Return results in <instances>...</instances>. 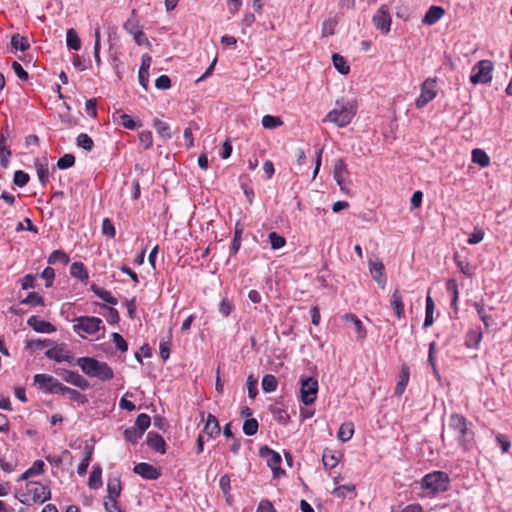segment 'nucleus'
Wrapping results in <instances>:
<instances>
[{
  "instance_id": "obj_39",
  "label": "nucleus",
  "mask_w": 512,
  "mask_h": 512,
  "mask_svg": "<svg viewBox=\"0 0 512 512\" xmlns=\"http://www.w3.org/2000/svg\"><path fill=\"white\" fill-rule=\"evenodd\" d=\"M262 389L266 393L273 392L277 389V380L274 375L267 374L262 378Z\"/></svg>"
},
{
  "instance_id": "obj_12",
  "label": "nucleus",
  "mask_w": 512,
  "mask_h": 512,
  "mask_svg": "<svg viewBox=\"0 0 512 512\" xmlns=\"http://www.w3.org/2000/svg\"><path fill=\"white\" fill-rule=\"evenodd\" d=\"M373 23L377 29H379L384 34H387L390 31L391 26V16L389 10L386 5H382L376 11L373 16Z\"/></svg>"
},
{
  "instance_id": "obj_52",
  "label": "nucleus",
  "mask_w": 512,
  "mask_h": 512,
  "mask_svg": "<svg viewBox=\"0 0 512 512\" xmlns=\"http://www.w3.org/2000/svg\"><path fill=\"white\" fill-rule=\"evenodd\" d=\"M20 304L32 306L42 305L43 298L39 296L36 292H30L23 300H21Z\"/></svg>"
},
{
  "instance_id": "obj_8",
  "label": "nucleus",
  "mask_w": 512,
  "mask_h": 512,
  "mask_svg": "<svg viewBox=\"0 0 512 512\" xmlns=\"http://www.w3.org/2000/svg\"><path fill=\"white\" fill-rule=\"evenodd\" d=\"M333 178L344 194H349L352 181L348 166L343 159H337L333 165Z\"/></svg>"
},
{
  "instance_id": "obj_34",
  "label": "nucleus",
  "mask_w": 512,
  "mask_h": 512,
  "mask_svg": "<svg viewBox=\"0 0 512 512\" xmlns=\"http://www.w3.org/2000/svg\"><path fill=\"white\" fill-rule=\"evenodd\" d=\"M107 499H117L121 493V482L118 478H111L107 483Z\"/></svg>"
},
{
  "instance_id": "obj_29",
  "label": "nucleus",
  "mask_w": 512,
  "mask_h": 512,
  "mask_svg": "<svg viewBox=\"0 0 512 512\" xmlns=\"http://www.w3.org/2000/svg\"><path fill=\"white\" fill-rule=\"evenodd\" d=\"M409 375V368L407 366H403L401 369L399 380L395 387V395L401 396L404 393L405 388L409 382Z\"/></svg>"
},
{
  "instance_id": "obj_25",
  "label": "nucleus",
  "mask_w": 512,
  "mask_h": 512,
  "mask_svg": "<svg viewBox=\"0 0 512 512\" xmlns=\"http://www.w3.org/2000/svg\"><path fill=\"white\" fill-rule=\"evenodd\" d=\"M114 121L120 120V123L123 127L134 130L141 126V123L134 121L129 115L122 113L121 111H116L113 114Z\"/></svg>"
},
{
  "instance_id": "obj_48",
  "label": "nucleus",
  "mask_w": 512,
  "mask_h": 512,
  "mask_svg": "<svg viewBox=\"0 0 512 512\" xmlns=\"http://www.w3.org/2000/svg\"><path fill=\"white\" fill-rule=\"evenodd\" d=\"M446 289L452 294V306L456 308L457 300H458V284L456 280L449 279L446 283Z\"/></svg>"
},
{
  "instance_id": "obj_63",
  "label": "nucleus",
  "mask_w": 512,
  "mask_h": 512,
  "mask_svg": "<svg viewBox=\"0 0 512 512\" xmlns=\"http://www.w3.org/2000/svg\"><path fill=\"white\" fill-rule=\"evenodd\" d=\"M484 231L481 230V229H474V231L469 235V238L467 240V242L470 244V245H475V244H478L479 242H481L484 238Z\"/></svg>"
},
{
  "instance_id": "obj_49",
  "label": "nucleus",
  "mask_w": 512,
  "mask_h": 512,
  "mask_svg": "<svg viewBox=\"0 0 512 512\" xmlns=\"http://www.w3.org/2000/svg\"><path fill=\"white\" fill-rule=\"evenodd\" d=\"M30 176L28 173L17 170L14 173L13 183L18 187H24L29 182Z\"/></svg>"
},
{
  "instance_id": "obj_55",
  "label": "nucleus",
  "mask_w": 512,
  "mask_h": 512,
  "mask_svg": "<svg viewBox=\"0 0 512 512\" xmlns=\"http://www.w3.org/2000/svg\"><path fill=\"white\" fill-rule=\"evenodd\" d=\"M139 141L144 149H148L153 144V137L150 131H142L139 133Z\"/></svg>"
},
{
  "instance_id": "obj_53",
  "label": "nucleus",
  "mask_w": 512,
  "mask_h": 512,
  "mask_svg": "<svg viewBox=\"0 0 512 512\" xmlns=\"http://www.w3.org/2000/svg\"><path fill=\"white\" fill-rule=\"evenodd\" d=\"M142 435L143 433H141V431H139L135 426L127 428L124 432L125 439L131 443H136Z\"/></svg>"
},
{
  "instance_id": "obj_20",
  "label": "nucleus",
  "mask_w": 512,
  "mask_h": 512,
  "mask_svg": "<svg viewBox=\"0 0 512 512\" xmlns=\"http://www.w3.org/2000/svg\"><path fill=\"white\" fill-rule=\"evenodd\" d=\"M445 14V10L440 6H431L424 15L422 22L427 25L437 23Z\"/></svg>"
},
{
  "instance_id": "obj_33",
  "label": "nucleus",
  "mask_w": 512,
  "mask_h": 512,
  "mask_svg": "<svg viewBox=\"0 0 512 512\" xmlns=\"http://www.w3.org/2000/svg\"><path fill=\"white\" fill-rule=\"evenodd\" d=\"M354 434V425L351 422L341 424L338 431V439L342 442L349 441Z\"/></svg>"
},
{
  "instance_id": "obj_62",
  "label": "nucleus",
  "mask_w": 512,
  "mask_h": 512,
  "mask_svg": "<svg viewBox=\"0 0 512 512\" xmlns=\"http://www.w3.org/2000/svg\"><path fill=\"white\" fill-rule=\"evenodd\" d=\"M391 512H423V508L418 503L409 504L405 507L393 508Z\"/></svg>"
},
{
  "instance_id": "obj_42",
  "label": "nucleus",
  "mask_w": 512,
  "mask_h": 512,
  "mask_svg": "<svg viewBox=\"0 0 512 512\" xmlns=\"http://www.w3.org/2000/svg\"><path fill=\"white\" fill-rule=\"evenodd\" d=\"M433 311H434V302L430 296H427L425 320H424L425 327H429L433 324Z\"/></svg>"
},
{
  "instance_id": "obj_21",
  "label": "nucleus",
  "mask_w": 512,
  "mask_h": 512,
  "mask_svg": "<svg viewBox=\"0 0 512 512\" xmlns=\"http://www.w3.org/2000/svg\"><path fill=\"white\" fill-rule=\"evenodd\" d=\"M64 380L81 389H86L88 387L87 380L79 373L74 371H66Z\"/></svg>"
},
{
  "instance_id": "obj_31",
  "label": "nucleus",
  "mask_w": 512,
  "mask_h": 512,
  "mask_svg": "<svg viewBox=\"0 0 512 512\" xmlns=\"http://www.w3.org/2000/svg\"><path fill=\"white\" fill-rule=\"evenodd\" d=\"M472 161L482 168L487 167L490 164V158L487 153L478 148L472 150Z\"/></svg>"
},
{
  "instance_id": "obj_41",
  "label": "nucleus",
  "mask_w": 512,
  "mask_h": 512,
  "mask_svg": "<svg viewBox=\"0 0 512 512\" xmlns=\"http://www.w3.org/2000/svg\"><path fill=\"white\" fill-rule=\"evenodd\" d=\"M150 423H151V419H150V416L145 414V413H141L137 416L136 418V421H135V427L141 431V433L144 434V432L148 429V427L150 426Z\"/></svg>"
},
{
  "instance_id": "obj_37",
  "label": "nucleus",
  "mask_w": 512,
  "mask_h": 512,
  "mask_svg": "<svg viewBox=\"0 0 512 512\" xmlns=\"http://www.w3.org/2000/svg\"><path fill=\"white\" fill-rule=\"evenodd\" d=\"M153 126L161 138L164 140L171 138L170 126L168 123L156 119L154 120Z\"/></svg>"
},
{
  "instance_id": "obj_2",
  "label": "nucleus",
  "mask_w": 512,
  "mask_h": 512,
  "mask_svg": "<svg viewBox=\"0 0 512 512\" xmlns=\"http://www.w3.org/2000/svg\"><path fill=\"white\" fill-rule=\"evenodd\" d=\"M77 365L89 377H95L102 381H108L114 377L113 370L107 363L100 362L92 357L78 358Z\"/></svg>"
},
{
  "instance_id": "obj_64",
  "label": "nucleus",
  "mask_w": 512,
  "mask_h": 512,
  "mask_svg": "<svg viewBox=\"0 0 512 512\" xmlns=\"http://www.w3.org/2000/svg\"><path fill=\"white\" fill-rule=\"evenodd\" d=\"M155 86L158 89L166 90L171 86V80L167 75L159 76L155 81Z\"/></svg>"
},
{
  "instance_id": "obj_44",
  "label": "nucleus",
  "mask_w": 512,
  "mask_h": 512,
  "mask_svg": "<svg viewBox=\"0 0 512 512\" xmlns=\"http://www.w3.org/2000/svg\"><path fill=\"white\" fill-rule=\"evenodd\" d=\"M268 239L271 244V248L274 250H278L284 247L286 244V239L283 236L277 234L276 232L269 233Z\"/></svg>"
},
{
  "instance_id": "obj_28",
  "label": "nucleus",
  "mask_w": 512,
  "mask_h": 512,
  "mask_svg": "<svg viewBox=\"0 0 512 512\" xmlns=\"http://www.w3.org/2000/svg\"><path fill=\"white\" fill-rule=\"evenodd\" d=\"M474 308L476 309L479 318L482 320L486 328H489L494 324L492 317L486 313L485 304L483 300L475 302Z\"/></svg>"
},
{
  "instance_id": "obj_3",
  "label": "nucleus",
  "mask_w": 512,
  "mask_h": 512,
  "mask_svg": "<svg viewBox=\"0 0 512 512\" xmlns=\"http://www.w3.org/2000/svg\"><path fill=\"white\" fill-rule=\"evenodd\" d=\"M356 114L355 106L351 102H336L335 107L323 118V122H330L338 127H345Z\"/></svg>"
},
{
  "instance_id": "obj_9",
  "label": "nucleus",
  "mask_w": 512,
  "mask_h": 512,
  "mask_svg": "<svg viewBox=\"0 0 512 512\" xmlns=\"http://www.w3.org/2000/svg\"><path fill=\"white\" fill-rule=\"evenodd\" d=\"M437 80L436 78H427L420 87V94L415 101L417 108L425 107L437 96Z\"/></svg>"
},
{
  "instance_id": "obj_13",
  "label": "nucleus",
  "mask_w": 512,
  "mask_h": 512,
  "mask_svg": "<svg viewBox=\"0 0 512 512\" xmlns=\"http://www.w3.org/2000/svg\"><path fill=\"white\" fill-rule=\"evenodd\" d=\"M133 471L148 480H156L161 476V472L158 468L145 462L136 464Z\"/></svg>"
},
{
  "instance_id": "obj_58",
  "label": "nucleus",
  "mask_w": 512,
  "mask_h": 512,
  "mask_svg": "<svg viewBox=\"0 0 512 512\" xmlns=\"http://www.w3.org/2000/svg\"><path fill=\"white\" fill-rule=\"evenodd\" d=\"M234 306L228 299H223L219 304V313L222 314L224 317H228L231 312L233 311Z\"/></svg>"
},
{
  "instance_id": "obj_36",
  "label": "nucleus",
  "mask_w": 512,
  "mask_h": 512,
  "mask_svg": "<svg viewBox=\"0 0 512 512\" xmlns=\"http://www.w3.org/2000/svg\"><path fill=\"white\" fill-rule=\"evenodd\" d=\"M92 454H93V449L91 447L86 446L85 447V456L82 459V461L79 463L78 468H77V473L80 476H84L87 473L88 466L92 459Z\"/></svg>"
},
{
  "instance_id": "obj_10",
  "label": "nucleus",
  "mask_w": 512,
  "mask_h": 512,
  "mask_svg": "<svg viewBox=\"0 0 512 512\" xmlns=\"http://www.w3.org/2000/svg\"><path fill=\"white\" fill-rule=\"evenodd\" d=\"M318 381L312 377L301 379L300 397L305 405H311L317 398Z\"/></svg>"
},
{
  "instance_id": "obj_47",
  "label": "nucleus",
  "mask_w": 512,
  "mask_h": 512,
  "mask_svg": "<svg viewBox=\"0 0 512 512\" xmlns=\"http://www.w3.org/2000/svg\"><path fill=\"white\" fill-rule=\"evenodd\" d=\"M258 431V422L254 418L246 419L243 424V432L248 435L252 436L255 435Z\"/></svg>"
},
{
  "instance_id": "obj_15",
  "label": "nucleus",
  "mask_w": 512,
  "mask_h": 512,
  "mask_svg": "<svg viewBox=\"0 0 512 512\" xmlns=\"http://www.w3.org/2000/svg\"><path fill=\"white\" fill-rule=\"evenodd\" d=\"M369 267H370V273L372 275V278L377 282V284L381 288L384 289L386 286V276L384 273L385 268H384V265L382 264V262L370 261Z\"/></svg>"
},
{
  "instance_id": "obj_50",
  "label": "nucleus",
  "mask_w": 512,
  "mask_h": 512,
  "mask_svg": "<svg viewBox=\"0 0 512 512\" xmlns=\"http://www.w3.org/2000/svg\"><path fill=\"white\" fill-rule=\"evenodd\" d=\"M482 339V333L477 331H470L466 336V344L468 347L477 348Z\"/></svg>"
},
{
  "instance_id": "obj_19",
  "label": "nucleus",
  "mask_w": 512,
  "mask_h": 512,
  "mask_svg": "<svg viewBox=\"0 0 512 512\" xmlns=\"http://www.w3.org/2000/svg\"><path fill=\"white\" fill-rule=\"evenodd\" d=\"M147 445L155 451L164 454L166 452V443L161 435L155 432H149L147 435Z\"/></svg>"
},
{
  "instance_id": "obj_7",
  "label": "nucleus",
  "mask_w": 512,
  "mask_h": 512,
  "mask_svg": "<svg viewBox=\"0 0 512 512\" xmlns=\"http://www.w3.org/2000/svg\"><path fill=\"white\" fill-rule=\"evenodd\" d=\"M493 64L490 60H481L471 69L470 81L473 84H487L492 80Z\"/></svg>"
},
{
  "instance_id": "obj_51",
  "label": "nucleus",
  "mask_w": 512,
  "mask_h": 512,
  "mask_svg": "<svg viewBox=\"0 0 512 512\" xmlns=\"http://www.w3.org/2000/svg\"><path fill=\"white\" fill-rule=\"evenodd\" d=\"M355 487L353 485H340L332 491L333 495L339 498H345L349 494H353Z\"/></svg>"
},
{
  "instance_id": "obj_59",
  "label": "nucleus",
  "mask_w": 512,
  "mask_h": 512,
  "mask_svg": "<svg viewBox=\"0 0 512 512\" xmlns=\"http://www.w3.org/2000/svg\"><path fill=\"white\" fill-rule=\"evenodd\" d=\"M112 340L115 343L116 347L121 352H126L128 350V345L125 339L117 332L112 333Z\"/></svg>"
},
{
  "instance_id": "obj_43",
  "label": "nucleus",
  "mask_w": 512,
  "mask_h": 512,
  "mask_svg": "<svg viewBox=\"0 0 512 512\" xmlns=\"http://www.w3.org/2000/svg\"><path fill=\"white\" fill-rule=\"evenodd\" d=\"M76 141L77 145L86 151H91L94 146L92 138L86 133L79 134Z\"/></svg>"
},
{
  "instance_id": "obj_26",
  "label": "nucleus",
  "mask_w": 512,
  "mask_h": 512,
  "mask_svg": "<svg viewBox=\"0 0 512 512\" xmlns=\"http://www.w3.org/2000/svg\"><path fill=\"white\" fill-rule=\"evenodd\" d=\"M70 274L82 282H87L88 271L82 262H74L70 267Z\"/></svg>"
},
{
  "instance_id": "obj_11",
  "label": "nucleus",
  "mask_w": 512,
  "mask_h": 512,
  "mask_svg": "<svg viewBox=\"0 0 512 512\" xmlns=\"http://www.w3.org/2000/svg\"><path fill=\"white\" fill-rule=\"evenodd\" d=\"M259 453L260 456L266 460V463L271 468L274 477L278 478L284 474V470L280 468L282 459L278 452L264 446L260 448Z\"/></svg>"
},
{
  "instance_id": "obj_27",
  "label": "nucleus",
  "mask_w": 512,
  "mask_h": 512,
  "mask_svg": "<svg viewBox=\"0 0 512 512\" xmlns=\"http://www.w3.org/2000/svg\"><path fill=\"white\" fill-rule=\"evenodd\" d=\"M44 466L45 464L42 460H36L29 469H27L23 474H21L18 481H24L29 477L42 474L44 471Z\"/></svg>"
},
{
  "instance_id": "obj_16",
  "label": "nucleus",
  "mask_w": 512,
  "mask_h": 512,
  "mask_svg": "<svg viewBox=\"0 0 512 512\" xmlns=\"http://www.w3.org/2000/svg\"><path fill=\"white\" fill-rule=\"evenodd\" d=\"M45 354L49 359H52L56 362H65L69 361L70 359L69 351L65 348L64 345H57L52 347L48 349Z\"/></svg>"
},
{
  "instance_id": "obj_45",
  "label": "nucleus",
  "mask_w": 512,
  "mask_h": 512,
  "mask_svg": "<svg viewBox=\"0 0 512 512\" xmlns=\"http://www.w3.org/2000/svg\"><path fill=\"white\" fill-rule=\"evenodd\" d=\"M57 262L67 264L69 262V256L62 250H55L48 257V263L55 264Z\"/></svg>"
},
{
  "instance_id": "obj_57",
  "label": "nucleus",
  "mask_w": 512,
  "mask_h": 512,
  "mask_svg": "<svg viewBox=\"0 0 512 512\" xmlns=\"http://www.w3.org/2000/svg\"><path fill=\"white\" fill-rule=\"evenodd\" d=\"M41 278L45 280V286L51 287L55 278V271L51 267H46L41 273Z\"/></svg>"
},
{
  "instance_id": "obj_54",
  "label": "nucleus",
  "mask_w": 512,
  "mask_h": 512,
  "mask_svg": "<svg viewBox=\"0 0 512 512\" xmlns=\"http://www.w3.org/2000/svg\"><path fill=\"white\" fill-rule=\"evenodd\" d=\"M75 163V157L72 154H65L60 157L57 161V167L59 169H68Z\"/></svg>"
},
{
  "instance_id": "obj_32",
  "label": "nucleus",
  "mask_w": 512,
  "mask_h": 512,
  "mask_svg": "<svg viewBox=\"0 0 512 512\" xmlns=\"http://www.w3.org/2000/svg\"><path fill=\"white\" fill-rule=\"evenodd\" d=\"M66 44L72 50L77 51L81 48V40L73 28L68 29L66 32Z\"/></svg>"
},
{
  "instance_id": "obj_6",
  "label": "nucleus",
  "mask_w": 512,
  "mask_h": 512,
  "mask_svg": "<svg viewBox=\"0 0 512 512\" xmlns=\"http://www.w3.org/2000/svg\"><path fill=\"white\" fill-rule=\"evenodd\" d=\"M74 322L73 331L81 338L105 329L102 319L95 316H80L75 318Z\"/></svg>"
},
{
  "instance_id": "obj_1",
  "label": "nucleus",
  "mask_w": 512,
  "mask_h": 512,
  "mask_svg": "<svg viewBox=\"0 0 512 512\" xmlns=\"http://www.w3.org/2000/svg\"><path fill=\"white\" fill-rule=\"evenodd\" d=\"M472 423L461 414L453 413L449 417L448 430L451 431L459 446L467 451L473 447L474 432L472 431Z\"/></svg>"
},
{
  "instance_id": "obj_14",
  "label": "nucleus",
  "mask_w": 512,
  "mask_h": 512,
  "mask_svg": "<svg viewBox=\"0 0 512 512\" xmlns=\"http://www.w3.org/2000/svg\"><path fill=\"white\" fill-rule=\"evenodd\" d=\"M34 382L38 385L40 390L53 393L58 380L48 374H36L34 375Z\"/></svg>"
},
{
  "instance_id": "obj_61",
  "label": "nucleus",
  "mask_w": 512,
  "mask_h": 512,
  "mask_svg": "<svg viewBox=\"0 0 512 512\" xmlns=\"http://www.w3.org/2000/svg\"><path fill=\"white\" fill-rule=\"evenodd\" d=\"M272 414H273L274 418H275L277 421L281 422V423H286V422H288V420H289V418H290V417H289V414L287 413V411H286V410L281 409V408H278V407H274V408L272 409Z\"/></svg>"
},
{
  "instance_id": "obj_4",
  "label": "nucleus",
  "mask_w": 512,
  "mask_h": 512,
  "mask_svg": "<svg viewBox=\"0 0 512 512\" xmlns=\"http://www.w3.org/2000/svg\"><path fill=\"white\" fill-rule=\"evenodd\" d=\"M50 497V489L37 481L27 482L25 490L19 494L20 502L27 505L31 503H44Z\"/></svg>"
},
{
  "instance_id": "obj_60",
  "label": "nucleus",
  "mask_w": 512,
  "mask_h": 512,
  "mask_svg": "<svg viewBox=\"0 0 512 512\" xmlns=\"http://www.w3.org/2000/svg\"><path fill=\"white\" fill-rule=\"evenodd\" d=\"M247 390L248 396L252 399L255 398L258 393L257 379H255L252 375L248 376L247 378Z\"/></svg>"
},
{
  "instance_id": "obj_17",
  "label": "nucleus",
  "mask_w": 512,
  "mask_h": 512,
  "mask_svg": "<svg viewBox=\"0 0 512 512\" xmlns=\"http://www.w3.org/2000/svg\"><path fill=\"white\" fill-rule=\"evenodd\" d=\"M342 319L346 322H351L354 330L357 334L358 340H364L366 338L367 332L365 327L363 326L362 321L354 314L347 313L342 316Z\"/></svg>"
},
{
  "instance_id": "obj_23",
  "label": "nucleus",
  "mask_w": 512,
  "mask_h": 512,
  "mask_svg": "<svg viewBox=\"0 0 512 512\" xmlns=\"http://www.w3.org/2000/svg\"><path fill=\"white\" fill-rule=\"evenodd\" d=\"M35 168L40 183L45 186L49 181V168L46 160H36Z\"/></svg>"
},
{
  "instance_id": "obj_40",
  "label": "nucleus",
  "mask_w": 512,
  "mask_h": 512,
  "mask_svg": "<svg viewBox=\"0 0 512 512\" xmlns=\"http://www.w3.org/2000/svg\"><path fill=\"white\" fill-rule=\"evenodd\" d=\"M261 123L265 129H275L280 127L283 124V121L277 116L265 115L263 116Z\"/></svg>"
},
{
  "instance_id": "obj_22",
  "label": "nucleus",
  "mask_w": 512,
  "mask_h": 512,
  "mask_svg": "<svg viewBox=\"0 0 512 512\" xmlns=\"http://www.w3.org/2000/svg\"><path fill=\"white\" fill-rule=\"evenodd\" d=\"M391 306L394 310V313L398 319L404 317V303L402 296L398 290H395L391 296Z\"/></svg>"
},
{
  "instance_id": "obj_30",
  "label": "nucleus",
  "mask_w": 512,
  "mask_h": 512,
  "mask_svg": "<svg viewBox=\"0 0 512 512\" xmlns=\"http://www.w3.org/2000/svg\"><path fill=\"white\" fill-rule=\"evenodd\" d=\"M102 469L99 465H94L90 473L88 485L91 489H97L102 485Z\"/></svg>"
},
{
  "instance_id": "obj_38",
  "label": "nucleus",
  "mask_w": 512,
  "mask_h": 512,
  "mask_svg": "<svg viewBox=\"0 0 512 512\" xmlns=\"http://www.w3.org/2000/svg\"><path fill=\"white\" fill-rule=\"evenodd\" d=\"M332 61H333V65L334 67L341 73V74H348L349 71H350V67L349 65L347 64L346 60L344 59V57H342L341 55L339 54H333L332 56Z\"/></svg>"
},
{
  "instance_id": "obj_35",
  "label": "nucleus",
  "mask_w": 512,
  "mask_h": 512,
  "mask_svg": "<svg viewBox=\"0 0 512 512\" xmlns=\"http://www.w3.org/2000/svg\"><path fill=\"white\" fill-rule=\"evenodd\" d=\"M11 47L15 51H26L30 47V44L26 37H23L20 34H14L11 37Z\"/></svg>"
},
{
  "instance_id": "obj_24",
  "label": "nucleus",
  "mask_w": 512,
  "mask_h": 512,
  "mask_svg": "<svg viewBox=\"0 0 512 512\" xmlns=\"http://www.w3.org/2000/svg\"><path fill=\"white\" fill-rule=\"evenodd\" d=\"M203 432L209 437H213L220 433L219 422L214 415L208 414Z\"/></svg>"
},
{
  "instance_id": "obj_46",
  "label": "nucleus",
  "mask_w": 512,
  "mask_h": 512,
  "mask_svg": "<svg viewBox=\"0 0 512 512\" xmlns=\"http://www.w3.org/2000/svg\"><path fill=\"white\" fill-rule=\"evenodd\" d=\"M219 486L226 496V500L230 502L231 479L228 474L223 475L219 480Z\"/></svg>"
},
{
  "instance_id": "obj_18",
  "label": "nucleus",
  "mask_w": 512,
  "mask_h": 512,
  "mask_svg": "<svg viewBox=\"0 0 512 512\" xmlns=\"http://www.w3.org/2000/svg\"><path fill=\"white\" fill-rule=\"evenodd\" d=\"M27 323L39 333H52L55 331V327L50 322L40 320L36 316H31Z\"/></svg>"
},
{
  "instance_id": "obj_5",
  "label": "nucleus",
  "mask_w": 512,
  "mask_h": 512,
  "mask_svg": "<svg viewBox=\"0 0 512 512\" xmlns=\"http://www.w3.org/2000/svg\"><path fill=\"white\" fill-rule=\"evenodd\" d=\"M449 485V475L443 471L428 473L421 480V487L429 490L433 495L447 491Z\"/></svg>"
},
{
  "instance_id": "obj_56",
  "label": "nucleus",
  "mask_w": 512,
  "mask_h": 512,
  "mask_svg": "<svg viewBox=\"0 0 512 512\" xmlns=\"http://www.w3.org/2000/svg\"><path fill=\"white\" fill-rule=\"evenodd\" d=\"M102 233L105 236H108L110 238H114L115 237V234H116L115 227H114V225L112 224V222L108 218H105L102 221Z\"/></svg>"
}]
</instances>
